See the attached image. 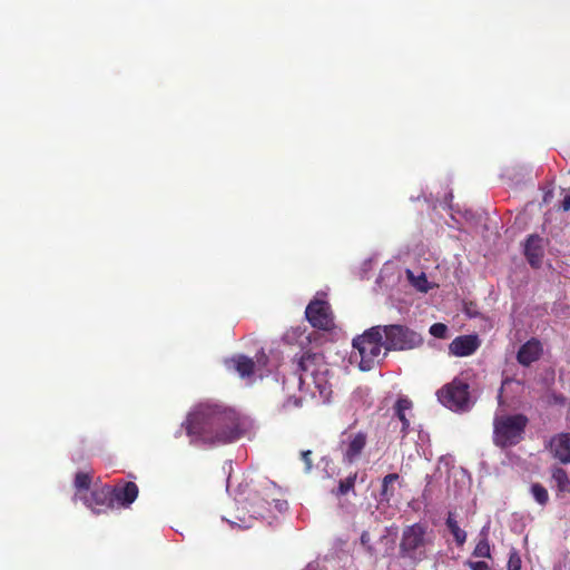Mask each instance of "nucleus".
Listing matches in <instances>:
<instances>
[{
  "instance_id": "1",
  "label": "nucleus",
  "mask_w": 570,
  "mask_h": 570,
  "mask_svg": "<svg viewBox=\"0 0 570 570\" xmlns=\"http://www.w3.org/2000/svg\"><path fill=\"white\" fill-rule=\"evenodd\" d=\"M190 442L208 444H226L238 440L240 429L238 413L227 406L216 403H200L183 423Z\"/></svg>"
},
{
  "instance_id": "2",
  "label": "nucleus",
  "mask_w": 570,
  "mask_h": 570,
  "mask_svg": "<svg viewBox=\"0 0 570 570\" xmlns=\"http://www.w3.org/2000/svg\"><path fill=\"white\" fill-rule=\"evenodd\" d=\"M292 366L299 390L306 389L312 394L318 393L323 399L331 395L330 370L323 354L304 352L292 361Z\"/></svg>"
},
{
  "instance_id": "3",
  "label": "nucleus",
  "mask_w": 570,
  "mask_h": 570,
  "mask_svg": "<svg viewBox=\"0 0 570 570\" xmlns=\"http://www.w3.org/2000/svg\"><path fill=\"white\" fill-rule=\"evenodd\" d=\"M434 532L426 522H415L402 530L399 556L416 564L428 559L429 549L434 543Z\"/></svg>"
},
{
  "instance_id": "4",
  "label": "nucleus",
  "mask_w": 570,
  "mask_h": 570,
  "mask_svg": "<svg viewBox=\"0 0 570 570\" xmlns=\"http://www.w3.org/2000/svg\"><path fill=\"white\" fill-rule=\"evenodd\" d=\"M529 419L524 414L499 415L493 420V443L507 449L519 444L524 439Z\"/></svg>"
},
{
  "instance_id": "5",
  "label": "nucleus",
  "mask_w": 570,
  "mask_h": 570,
  "mask_svg": "<svg viewBox=\"0 0 570 570\" xmlns=\"http://www.w3.org/2000/svg\"><path fill=\"white\" fill-rule=\"evenodd\" d=\"M381 326H373L353 340V347L360 355V368L370 371L381 360L382 348L385 347Z\"/></svg>"
},
{
  "instance_id": "6",
  "label": "nucleus",
  "mask_w": 570,
  "mask_h": 570,
  "mask_svg": "<svg viewBox=\"0 0 570 570\" xmlns=\"http://www.w3.org/2000/svg\"><path fill=\"white\" fill-rule=\"evenodd\" d=\"M439 402L454 412H465L471 405L470 384L462 377H454L436 391Z\"/></svg>"
},
{
  "instance_id": "7",
  "label": "nucleus",
  "mask_w": 570,
  "mask_h": 570,
  "mask_svg": "<svg viewBox=\"0 0 570 570\" xmlns=\"http://www.w3.org/2000/svg\"><path fill=\"white\" fill-rule=\"evenodd\" d=\"M385 335V348L387 351L413 350L422 345L423 337L413 330L400 324L385 325L382 327Z\"/></svg>"
},
{
  "instance_id": "8",
  "label": "nucleus",
  "mask_w": 570,
  "mask_h": 570,
  "mask_svg": "<svg viewBox=\"0 0 570 570\" xmlns=\"http://www.w3.org/2000/svg\"><path fill=\"white\" fill-rule=\"evenodd\" d=\"M305 315L307 321L315 328L327 331L334 325L331 306L325 301L314 299L309 302L305 309Z\"/></svg>"
},
{
  "instance_id": "9",
  "label": "nucleus",
  "mask_w": 570,
  "mask_h": 570,
  "mask_svg": "<svg viewBox=\"0 0 570 570\" xmlns=\"http://www.w3.org/2000/svg\"><path fill=\"white\" fill-rule=\"evenodd\" d=\"M367 444V433L358 431L356 433L345 434V439L341 441L343 462L353 464L363 453Z\"/></svg>"
},
{
  "instance_id": "10",
  "label": "nucleus",
  "mask_w": 570,
  "mask_h": 570,
  "mask_svg": "<svg viewBox=\"0 0 570 570\" xmlns=\"http://www.w3.org/2000/svg\"><path fill=\"white\" fill-rule=\"evenodd\" d=\"M112 488L104 485L95 489L89 495L82 498L85 504L94 512L101 513L114 508Z\"/></svg>"
},
{
  "instance_id": "11",
  "label": "nucleus",
  "mask_w": 570,
  "mask_h": 570,
  "mask_svg": "<svg viewBox=\"0 0 570 570\" xmlns=\"http://www.w3.org/2000/svg\"><path fill=\"white\" fill-rule=\"evenodd\" d=\"M543 354V345L537 337H531L523 343L517 353V361L520 365L528 367L539 361Z\"/></svg>"
},
{
  "instance_id": "12",
  "label": "nucleus",
  "mask_w": 570,
  "mask_h": 570,
  "mask_svg": "<svg viewBox=\"0 0 570 570\" xmlns=\"http://www.w3.org/2000/svg\"><path fill=\"white\" fill-rule=\"evenodd\" d=\"M552 456L561 464H570V433L554 434L547 445Z\"/></svg>"
},
{
  "instance_id": "13",
  "label": "nucleus",
  "mask_w": 570,
  "mask_h": 570,
  "mask_svg": "<svg viewBox=\"0 0 570 570\" xmlns=\"http://www.w3.org/2000/svg\"><path fill=\"white\" fill-rule=\"evenodd\" d=\"M480 346L478 335H461L455 337L449 345V352L454 356H470Z\"/></svg>"
},
{
  "instance_id": "14",
  "label": "nucleus",
  "mask_w": 570,
  "mask_h": 570,
  "mask_svg": "<svg viewBox=\"0 0 570 570\" xmlns=\"http://www.w3.org/2000/svg\"><path fill=\"white\" fill-rule=\"evenodd\" d=\"M524 255L532 267H540L544 255L542 238L539 235H530L524 245Z\"/></svg>"
},
{
  "instance_id": "15",
  "label": "nucleus",
  "mask_w": 570,
  "mask_h": 570,
  "mask_svg": "<svg viewBox=\"0 0 570 570\" xmlns=\"http://www.w3.org/2000/svg\"><path fill=\"white\" fill-rule=\"evenodd\" d=\"M114 502H118L122 507H129L138 497V487L135 482H126L124 485L112 488Z\"/></svg>"
},
{
  "instance_id": "16",
  "label": "nucleus",
  "mask_w": 570,
  "mask_h": 570,
  "mask_svg": "<svg viewBox=\"0 0 570 570\" xmlns=\"http://www.w3.org/2000/svg\"><path fill=\"white\" fill-rule=\"evenodd\" d=\"M226 365L229 370L236 371L243 379L252 376L255 371V362L245 355H236L227 360Z\"/></svg>"
},
{
  "instance_id": "17",
  "label": "nucleus",
  "mask_w": 570,
  "mask_h": 570,
  "mask_svg": "<svg viewBox=\"0 0 570 570\" xmlns=\"http://www.w3.org/2000/svg\"><path fill=\"white\" fill-rule=\"evenodd\" d=\"M551 481L557 489V495H564L570 493V478L568 472L558 465L551 468Z\"/></svg>"
},
{
  "instance_id": "18",
  "label": "nucleus",
  "mask_w": 570,
  "mask_h": 570,
  "mask_svg": "<svg viewBox=\"0 0 570 570\" xmlns=\"http://www.w3.org/2000/svg\"><path fill=\"white\" fill-rule=\"evenodd\" d=\"M412 406L413 403L407 397H400L394 405L395 415L402 423L401 432L403 436H405L410 431V420L406 416V411H411Z\"/></svg>"
},
{
  "instance_id": "19",
  "label": "nucleus",
  "mask_w": 570,
  "mask_h": 570,
  "mask_svg": "<svg viewBox=\"0 0 570 570\" xmlns=\"http://www.w3.org/2000/svg\"><path fill=\"white\" fill-rule=\"evenodd\" d=\"M445 524L450 532L452 533L455 543L459 547L463 546L466 541V532L459 527L456 520L453 517V513H449Z\"/></svg>"
},
{
  "instance_id": "20",
  "label": "nucleus",
  "mask_w": 570,
  "mask_h": 570,
  "mask_svg": "<svg viewBox=\"0 0 570 570\" xmlns=\"http://www.w3.org/2000/svg\"><path fill=\"white\" fill-rule=\"evenodd\" d=\"M357 473L350 474L347 478L343 479L338 483V488L333 491V493L337 497L346 495L350 491L354 490L356 482Z\"/></svg>"
},
{
  "instance_id": "21",
  "label": "nucleus",
  "mask_w": 570,
  "mask_h": 570,
  "mask_svg": "<svg viewBox=\"0 0 570 570\" xmlns=\"http://www.w3.org/2000/svg\"><path fill=\"white\" fill-rule=\"evenodd\" d=\"M482 539L476 543L473 556L478 558H491L490 544L484 529L481 531Z\"/></svg>"
},
{
  "instance_id": "22",
  "label": "nucleus",
  "mask_w": 570,
  "mask_h": 570,
  "mask_svg": "<svg viewBox=\"0 0 570 570\" xmlns=\"http://www.w3.org/2000/svg\"><path fill=\"white\" fill-rule=\"evenodd\" d=\"M531 493L534 498V500L541 504V505H546L549 501V493L547 491V489L540 484V483H533L532 487H531Z\"/></svg>"
},
{
  "instance_id": "23",
  "label": "nucleus",
  "mask_w": 570,
  "mask_h": 570,
  "mask_svg": "<svg viewBox=\"0 0 570 570\" xmlns=\"http://www.w3.org/2000/svg\"><path fill=\"white\" fill-rule=\"evenodd\" d=\"M92 481V475L88 472H78L75 476V488L78 491L88 490Z\"/></svg>"
},
{
  "instance_id": "24",
  "label": "nucleus",
  "mask_w": 570,
  "mask_h": 570,
  "mask_svg": "<svg viewBox=\"0 0 570 570\" xmlns=\"http://www.w3.org/2000/svg\"><path fill=\"white\" fill-rule=\"evenodd\" d=\"M399 474L397 473H390L387 475H385L383 478V481H382V490H381V495L382 497H389V487L399 480ZM393 493L391 492L390 495H392Z\"/></svg>"
},
{
  "instance_id": "25",
  "label": "nucleus",
  "mask_w": 570,
  "mask_h": 570,
  "mask_svg": "<svg viewBox=\"0 0 570 570\" xmlns=\"http://www.w3.org/2000/svg\"><path fill=\"white\" fill-rule=\"evenodd\" d=\"M430 334L436 338H445L448 334V326L443 323H434L430 327Z\"/></svg>"
},
{
  "instance_id": "26",
  "label": "nucleus",
  "mask_w": 570,
  "mask_h": 570,
  "mask_svg": "<svg viewBox=\"0 0 570 570\" xmlns=\"http://www.w3.org/2000/svg\"><path fill=\"white\" fill-rule=\"evenodd\" d=\"M301 459L305 464V472H309L312 470V451H302Z\"/></svg>"
},
{
  "instance_id": "27",
  "label": "nucleus",
  "mask_w": 570,
  "mask_h": 570,
  "mask_svg": "<svg viewBox=\"0 0 570 570\" xmlns=\"http://www.w3.org/2000/svg\"><path fill=\"white\" fill-rule=\"evenodd\" d=\"M521 569V560L517 556V553H513L510 556L509 562H508V570H520Z\"/></svg>"
},
{
  "instance_id": "28",
  "label": "nucleus",
  "mask_w": 570,
  "mask_h": 570,
  "mask_svg": "<svg viewBox=\"0 0 570 570\" xmlns=\"http://www.w3.org/2000/svg\"><path fill=\"white\" fill-rule=\"evenodd\" d=\"M428 283V279L425 277L424 274H422L421 276H419L416 278V281L413 282V284L422 292H428V287L425 286V284Z\"/></svg>"
},
{
  "instance_id": "29",
  "label": "nucleus",
  "mask_w": 570,
  "mask_h": 570,
  "mask_svg": "<svg viewBox=\"0 0 570 570\" xmlns=\"http://www.w3.org/2000/svg\"><path fill=\"white\" fill-rule=\"evenodd\" d=\"M469 566L473 570H491L487 562L484 561H475V562H469Z\"/></svg>"
},
{
  "instance_id": "30",
  "label": "nucleus",
  "mask_w": 570,
  "mask_h": 570,
  "mask_svg": "<svg viewBox=\"0 0 570 570\" xmlns=\"http://www.w3.org/2000/svg\"><path fill=\"white\" fill-rule=\"evenodd\" d=\"M302 405V400L298 397H288V400L284 403V407H299Z\"/></svg>"
},
{
  "instance_id": "31",
  "label": "nucleus",
  "mask_w": 570,
  "mask_h": 570,
  "mask_svg": "<svg viewBox=\"0 0 570 570\" xmlns=\"http://www.w3.org/2000/svg\"><path fill=\"white\" fill-rule=\"evenodd\" d=\"M561 210L563 212H569L570 210V194L567 195L562 202L560 203V207H559Z\"/></svg>"
},
{
  "instance_id": "32",
  "label": "nucleus",
  "mask_w": 570,
  "mask_h": 570,
  "mask_svg": "<svg viewBox=\"0 0 570 570\" xmlns=\"http://www.w3.org/2000/svg\"><path fill=\"white\" fill-rule=\"evenodd\" d=\"M370 542V534L367 532H363L361 535V543L366 546Z\"/></svg>"
},
{
  "instance_id": "33",
  "label": "nucleus",
  "mask_w": 570,
  "mask_h": 570,
  "mask_svg": "<svg viewBox=\"0 0 570 570\" xmlns=\"http://www.w3.org/2000/svg\"><path fill=\"white\" fill-rule=\"evenodd\" d=\"M266 362H267V356L264 353H262V355L259 357H257V363L265 365Z\"/></svg>"
},
{
  "instance_id": "34",
  "label": "nucleus",
  "mask_w": 570,
  "mask_h": 570,
  "mask_svg": "<svg viewBox=\"0 0 570 570\" xmlns=\"http://www.w3.org/2000/svg\"><path fill=\"white\" fill-rule=\"evenodd\" d=\"M239 521L242 522V524H239V527H242V528H250L252 527L250 523L246 522L245 520H242L240 518H239Z\"/></svg>"
},
{
  "instance_id": "35",
  "label": "nucleus",
  "mask_w": 570,
  "mask_h": 570,
  "mask_svg": "<svg viewBox=\"0 0 570 570\" xmlns=\"http://www.w3.org/2000/svg\"><path fill=\"white\" fill-rule=\"evenodd\" d=\"M407 274H409V277L412 278L413 277V274L411 271H407Z\"/></svg>"
}]
</instances>
